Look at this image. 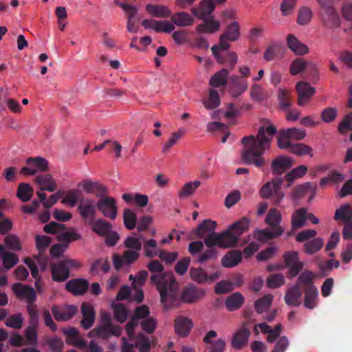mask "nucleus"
<instances>
[{
    "instance_id": "54",
    "label": "nucleus",
    "mask_w": 352,
    "mask_h": 352,
    "mask_svg": "<svg viewBox=\"0 0 352 352\" xmlns=\"http://www.w3.org/2000/svg\"><path fill=\"white\" fill-rule=\"evenodd\" d=\"M80 195L81 192L78 190H69L61 202L64 204H68L70 206L74 207L81 199H80Z\"/></svg>"
},
{
    "instance_id": "49",
    "label": "nucleus",
    "mask_w": 352,
    "mask_h": 352,
    "mask_svg": "<svg viewBox=\"0 0 352 352\" xmlns=\"http://www.w3.org/2000/svg\"><path fill=\"white\" fill-rule=\"evenodd\" d=\"M289 152L298 155V156H304V155H309L310 157L313 156V150L309 146L302 143H296L293 144L289 149Z\"/></svg>"
},
{
    "instance_id": "51",
    "label": "nucleus",
    "mask_w": 352,
    "mask_h": 352,
    "mask_svg": "<svg viewBox=\"0 0 352 352\" xmlns=\"http://www.w3.org/2000/svg\"><path fill=\"white\" fill-rule=\"evenodd\" d=\"M314 278L315 274L312 272L306 270L298 276V283L299 285H303L304 289L316 287L313 283Z\"/></svg>"
},
{
    "instance_id": "18",
    "label": "nucleus",
    "mask_w": 352,
    "mask_h": 352,
    "mask_svg": "<svg viewBox=\"0 0 352 352\" xmlns=\"http://www.w3.org/2000/svg\"><path fill=\"white\" fill-rule=\"evenodd\" d=\"M248 87L247 80L237 75L232 76L228 82V92L235 98L243 93Z\"/></svg>"
},
{
    "instance_id": "38",
    "label": "nucleus",
    "mask_w": 352,
    "mask_h": 352,
    "mask_svg": "<svg viewBox=\"0 0 352 352\" xmlns=\"http://www.w3.org/2000/svg\"><path fill=\"white\" fill-rule=\"evenodd\" d=\"M305 300L304 305L306 308L309 309H314L317 305V299L318 296V290L316 287H310L309 289H304Z\"/></svg>"
},
{
    "instance_id": "48",
    "label": "nucleus",
    "mask_w": 352,
    "mask_h": 352,
    "mask_svg": "<svg viewBox=\"0 0 352 352\" xmlns=\"http://www.w3.org/2000/svg\"><path fill=\"white\" fill-rule=\"evenodd\" d=\"M324 241L322 238H314L306 242L304 245L305 252L307 254H314L318 252L323 246Z\"/></svg>"
},
{
    "instance_id": "6",
    "label": "nucleus",
    "mask_w": 352,
    "mask_h": 352,
    "mask_svg": "<svg viewBox=\"0 0 352 352\" xmlns=\"http://www.w3.org/2000/svg\"><path fill=\"white\" fill-rule=\"evenodd\" d=\"M227 235L228 232L225 231L220 233H210L204 238V243L209 248H214L215 246L221 248H232L234 238Z\"/></svg>"
},
{
    "instance_id": "58",
    "label": "nucleus",
    "mask_w": 352,
    "mask_h": 352,
    "mask_svg": "<svg viewBox=\"0 0 352 352\" xmlns=\"http://www.w3.org/2000/svg\"><path fill=\"white\" fill-rule=\"evenodd\" d=\"M220 104V99L218 91L215 89H211L209 92V98L204 102L206 108L213 109Z\"/></svg>"
},
{
    "instance_id": "28",
    "label": "nucleus",
    "mask_w": 352,
    "mask_h": 352,
    "mask_svg": "<svg viewBox=\"0 0 352 352\" xmlns=\"http://www.w3.org/2000/svg\"><path fill=\"white\" fill-rule=\"evenodd\" d=\"M34 181L40 186V189L42 191L54 192L58 188L57 184L51 174L38 175L35 177Z\"/></svg>"
},
{
    "instance_id": "53",
    "label": "nucleus",
    "mask_w": 352,
    "mask_h": 352,
    "mask_svg": "<svg viewBox=\"0 0 352 352\" xmlns=\"http://www.w3.org/2000/svg\"><path fill=\"white\" fill-rule=\"evenodd\" d=\"M313 16L311 10L308 7H302L297 17V23L300 25H305L309 23Z\"/></svg>"
},
{
    "instance_id": "43",
    "label": "nucleus",
    "mask_w": 352,
    "mask_h": 352,
    "mask_svg": "<svg viewBox=\"0 0 352 352\" xmlns=\"http://www.w3.org/2000/svg\"><path fill=\"white\" fill-rule=\"evenodd\" d=\"M284 52V48L278 42H274L265 50V60H272L280 57Z\"/></svg>"
},
{
    "instance_id": "10",
    "label": "nucleus",
    "mask_w": 352,
    "mask_h": 352,
    "mask_svg": "<svg viewBox=\"0 0 352 352\" xmlns=\"http://www.w3.org/2000/svg\"><path fill=\"white\" fill-rule=\"evenodd\" d=\"M77 311L78 307L72 305H54L52 307V313L57 321L69 320L76 314Z\"/></svg>"
},
{
    "instance_id": "45",
    "label": "nucleus",
    "mask_w": 352,
    "mask_h": 352,
    "mask_svg": "<svg viewBox=\"0 0 352 352\" xmlns=\"http://www.w3.org/2000/svg\"><path fill=\"white\" fill-rule=\"evenodd\" d=\"M278 100L281 109L288 110L292 102L290 91L285 89L280 88L278 92Z\"/></svg>"
},
{
    "instance_id": "29",
    "label": "nucleus",
    "mask_w": 352,
    "mask_h": 352,
    "mask_svg": "<svg viewBox=\"0 0 352 352\" xmlns=\"http://www.w3.org/2000/svg\"><path fill=\"white\" fill-rule=\"evenodd\" d=\"M217 222L210 219L204 220L197 228L192 231V233L197 238H205L210 233L214 232L217 228Z\"/></svg>"
},
{
    "instance_id": "27",
    "label": "nucleus",
    "mask_w": 352,
    "mask_h": 352,
    "mask_svg": "<svg viewBox=\"0 0 352 352\" xmlns=\"http://www.w3.org/2000/svg\"><path fill=\"white\" fill-rule=\"evenodd\" d=\"M215 8L214 3L212 0H203L201 1L198 8H192L191 12L194 16L198 19H205L210 16Z\"/></svg>"
},
{
    "instance_id": "59",
    "label": "nucleus",
    "mask_w": 352,
    "mask_h": 352,
    "mask_svg": "<svg viewBox=\"0 0 352 352\" xmlns=\"http://www.w3.org/2000/svg\"><path fill=\"white\" fill-rule=\"evenodd\" d=\"M282 331L281 324H277L274 328L265 324V335L267 334V340L269 342H274L280 334Z\"/></svg>"
},
{
    "instance_id": "25",
    "label": "nucleus",
    "mask_w": 352,
    "mask_h": 352,
    "mask_svg": "<svg viewBox=\"0 0 352 352\" xmlns=\"http://www.w3.org/2000/svg\"><path fill=\"white\" fill-rule=\"evenodd\" d=\"M192 327V320L187 317L179 316L175 319V332L180 337H187Z\"/></svg>"
},
{
    "instance_id": "34",
    "label": "nucleus",
    "mask_w": 352,
    "mask_h": 352,
    "mask_svg": "<svg viewBox=\"0 0 352 352\" xmlns=\"http://www.w3.org/2000/svg\"><path fill=\"white\" fill-rule=\"evenodd\" d=\"M307 209L300 208L294 212L291 218L292 228L294 230L301 228L305 226L307 221Z\"/></svg>"
},
{
    "instance_id": "4",
    "label": "nucleus",
    "mask_w": 352,
    "mask_h": 352,
    "mask_svg": "<svg viewBox=\"0 0 352 352\" xmlns=\"http://www.w3.org/2000/svg\"><path fill=\"white\" fill-rule=\"evenodd\" d=\"M100 199L96 203L97 209L101 214L111 219L114 220L118 214V206L114 197L106 195L99 197Z\"/></svg>"
},
{
    "instance_id": "35",
    "label": "nucleus",
    "mask_w": 352,
    "mask_h": 352,
    "mask_svg": "<svg viewBox=\"0 0 352 352\" xmlns=\"http://www.w3.org/2000/svg\"><path fill=\"white\" fill-rule=\"evenodd\" d=\"M244 301L245 299L243 295L239 292H235L226 298L225 305L228 311H233L239 309L244 303Z\"/></svg>"
},
{
    "instance_id": "64",
    "label": "nucleus",
    "mask_w": 352,
    "mask_h": 352,
    "mask_svg": "<svg viewBox=\"0 0 352 352\" xmlns=\"http://www.w3.org/2000/svg\"><path fill=\"white\" fill-rule=\"evenodd\" d=\"M234 289L232 282L221 280L214 286V292L217 294H223L232 292Z\"/></svg>"
},
{
    "instance_id": "32",
    "label": "nucleus",
    "mask_w": 352,
    "mask_h": 352,
    "mask_svg": "<svg viewBox=\"0 0 352 352\" xmlns=\"http://www.w3.org/2000/svg\"><path fill=\"white\" fill-rule=\"evenodd\" d=\"M148 13L157 18H167L171 16V12L168 8L162 4L148 3L146 6Z\"/></svg>"
},
{
    "instance_id": "50",
    "label": "nucleus",
    "mask_w": 352,
    "mask_h": 352,
    "mask_svg": "<svg viewBox=\"0 0 352 352\" xmlns=\"http://www.w3.org/2000/svg\"><path fill=\"white\" fill-rule=\"evenodd\" d=\"M291 138L287 129L280 130L277 138V145L280 149H290L293 145L291 142Z\"/></svg>"
},
{
    "instance_id": "19",
    "label": "nucleus",
    "mask_w": 352,
    "mask_h": 352,
    "mask_svg": "<svg viewBox=\"0 0 352 352\" xmlns=\"http://www.w3.org/2000/svg\"><path fill=\"white\" fill-rule=\"evenodd\" d=\"M298 93V104L304 106L316 92V89L311 87L308 82H299L296 85Z\"/></svg>"
},
{
    "instance_id": "30",
    "label": "nucleus",
    "mask_w": 352,
    "mask_h": 352,
    "mask_svg": "<svg viewBox=\"0 0 352 352\" xmlns=\"http://www.w3.org/2000/svg\"><path fill=\"white\" fill-rule=\"evenodd\" d=\"M204 23L197 26L196 30L199 33H214L220 29V23L214 19L212 16L201 19Z\"/></svg>"
},
{
    "instance_id": "46",
    "label": "nucleus",
    "mask_w": 352,
    "mask_h": 352,
    "mask_svg": "<svg viewBox=\"0 0 352 352\" xmlns=\"http://www.w3.org/2000/svg\"><path fill=\"white\" fill-rule=\"evenodd\" d=\"M16 195L22 201L27 202L33 195V188L27 183H21L18 186Z\"/></svg>"
},
{
    "instance_id": "22",
    "label": "nucleus",
    "mask_w": 352,
    "mask_h": 352,
    "mask_svg": "<svg viewBox=\"0 0 352 352\" xmlns=\"http://www.w3.org/2000/svg\"><path fill=\"white\" fill-rule=\"evenodd\" d=\"M89 282L84 278H76L69 280L65 285V289L74 296H82L88 289Z\"/></svg>"
},
{
    "instance_id": "1",
    "label": "nucleus",
    "mask_w": 352,
    "mask_h": 352,
    "mask_svg": "<svg viewBox=\"0 0 352 352\" xmlns=\"http://www.w3.org/2000/svg\"><path fill=\"white\" fill-rule=\"evenodd\" d=\"M148 268L152 273L151 282L154 284L160 294V301L165 309H169L175 306L178 298V283L173 274L163 272L164 267L157 260L151 261L148 264Z\"/></svg>"
},
{
    "instance_id": "56",
    "label": "nucleus",
    "mask_w": 352,
    "mask_h": 352,
    "mask_svg": "<svg viewBox=\"0 0 352 352\" xmlns=\"http://www.w3.org/2000/svg\"><path fill=\"white\" fill-rule=\"evenodd\" d=\"M36 247L38 250L39 254H44L47 248L51 243V238L45 235L36 236Z\"/></svg>"
},
{
    "instance_id": "16",
    "label": "nucleus",
    "mask_w": 352,
    "mask_h": 352,
    "mask_svg": "<svg viewBox=\"0 0 352 352\" xmlns=\"http://www.w3.org/2000/svg\"><path fill=\"white\" fill-rule=\"evenodd\" d=\"M115 3L125 12L127 16V30L131 33L137 32L138 30V28L135 27V16L138 12L137 8L126 3L118 2L117 0H115Z\"/></svg>"
},
{
    "instance_id": "5",
    "label": "nucleus",
    "mask_w": 352,
    "mask_h": 352,
    "mask_svg": "<svg viewBox=\"0 0 352 352\" xmlns=\"http://www.w3.org/2000/svg\"><path fill=\"white\" fill-rule=\"evenodd\" d=\"M240 29V25L236 21H233L227 26L219 37L218 45L223 51H226L230 47L229 41H235L239 38L241 36Z\"/></svg>"
},
{
    "instance_id": "47",
    "label": "nucleus",
    "mask_w": 352,
    "mask_h": 352,
    "mask_svg": "<svg viewBox=\"0 0 352 352\" xmlns=\"http://www.w3.org/2000/svg\"><path fill=\"white\" fill-rule=\"evenodd\" d=\"M285 283V276L280 273L270 274L266 279V285L271 289L280 287Z\"/></svg>"
},
{
    "instance_id": "17",
    "label": "nucleus",
    "mask_w": 352,
    "mask_h": 352,
    "mask_svg": "<svg viewBox=\"0 0 352 352\" xmlns=\"http://www.w3.org/2000/svg\"><path fill=\"white\" fill-rule=\"evenodd\" d=\"M205 295V290L195 285L185 287L181 294V300L186 303H193Z\"/></svg>"
},
{
    "instance_id": "21",
    "label": "nucleus",
    "mask_w": 352,
    "mask_h": 352,
    "mask_svg": "<svg viewBox=\"0 0 352 352\" xmlns=\"http://www.w3.org/2000/svg\"><path fill=\"white\" fill-rule=\"evenodd\" d=\"M50 270L52 278L55 282H64L70 276V272L62 260L52 264Z\"/></svg>"
},
{
    "instance_id": "60",
    "label": "nucleus",
    "mask_w": 352,
    "mask_h": 352,
    "mask_svg": "<svg viewBox=\"0 0 352 352\" xmlns=\"http://www.w3.org/2000/svg\"><path fill=\"white\" fill-rule=\"evenodd\" d=\"M23 318L21 313L11 315L6 320V325L13 329H19L21 328Z\"/></svg>"
},
{
    "instance_id": "44",
    "label": "nucleus",
    "mask_w": 352,
    "mask_h": 352,
    "mask_svg": "<svg viewBox=\"0 0 352 352\" xmlns=\"http://www.w3.org/2000/svg\"><path fill=\"white\" fill-rule=\"evenodd\" d=\"M112 228V225L102 219H98L93 223L92 229L99 236L108 234Z\"/></svg>"
},
{
    "instance_id": "55",
    "label": "nucleus",
    "mask_w": 352,
    "mask_h": 352,
    "mask_svg": "<svg viewBox=\"0 0 352 352\" xmlns=\"http://www.w3.org/2000/svg\"><path fill=\"white\" fill-rule=\"evenodd\" d=\"M200 185L201 182L199 180L186 183L179 191V196L185 197L192 195Z\"/></svg>"
},
{
    "instance_id": "11",
    "label": "nucleus",
    "mask_w": 352,
    "mask_h": 352,
    "mask_svg": "<svg viewBox=\"0 0 352 352\" xmlns=\"http://www.w3.org/2000/svg\"><path fill=\"white\" fill-rule=\"evenodd\" d=\"M122 333L120 327L98 326L89 332V338L97 337L102 340H108L112 336L119 337Z\"/></svg>"
},
{
    "instance_id": "12",
    "label": "nucleus",
    "mask_w": 352,
    "mask_h": 352,
    "mask_svg": "<svg viewBox=\"0 0 352 352\" xmlns=\"http://www.w3.org/2000/svg\"><path fill=\"white\" fill-rule=\"evenodd\" d=\"M190 276L191 278L199 284L206 283H213L220 276V272H216L212 274L208 275L205 270L201 267H191L190 270Z\"/></svg>"
},
{
    "instance_id": "20",
    "label": "nucleus",
    "mask_w": 352,
    "mask_h": 352,
    "mask_svg": "<svg viewBox=\"0 0 352 352\" xmlns=\"http://www.w3.org/2000/svg\"><path fill=\"white\" fill-rule=\"evenodd\" d=\"M142 25L145 29H152L156 32L170 33L175 29L174 25L168 21L145 19L142 21Z\"/></svg>"
},
{
    "instance_id": "3",
    "label": "nucleus",
    "mask_w": 352,
    "mask_h": 352,
    "mask_svg": "<svg viewBox=\"0 0 352 352\" xmlns=\"http://www.w3.org/2000/svg\"><path fill=\"white\" fill-rule=\"evenodd\" d=\"M282 215L276 208H271L266 217L265 224V241L267 239H273L281 236L284 232L283 228L280 226Z\"/></svg>"
},
{
    "instance_id": "40",
    "label": "nucleus",
    "mask_w": 352,
    "mask_h": 352,
    "mask_svg": "<svg viewBox=\"0 0 352 352\" xmlns=\"http://www.w3.org/2000/svg\"><path fill=\"white\" fill-rule=\"evenodd\" d=\"M172 22L177 26H190L194 23V19L187 12H179L171 16Z\"/></svg>"
},
{
    "instance_id": "9",
    "label": "nucleus",
    "mask_w": 352,
    "mask_h": 352,
    "mask_svg": "<svg viewBox=\"0 0 352 352\" xmlns=\"http://www.w3.org/2000/svg\"><path fill=\"white\" fill-rule=\"evenodd\" d=\"M222 50L219 45H214L212 47L211 51L217 61L220 64L227 65L230 69H232L237 63V55L233 52H220Z\"/></svg>"
},
{
    "instance_id": "31",
    "label": "nucleus",
    "mask_w": 352,
    "mask_h": 352,
    "mask_svg": "<svg viewBox=\"0 0 352 352\" xmlns=\"http://www.w3.org/2000/svg\"><path fill=\"white\" fill-rule=\"evenodd\" d=\"M302 292L298 285H295L287 290L285 301L287 305L298 307L301 304Z\"/></svg>"
},
{
    "instance_id": "8",
    "label": "nucleus",
    "mask_w": 352,
    "mask_h": 352,
    "mask_svg": "<svg viewBox=\"0 0 352 352\" xmlns=\"http://www.w3.org/2000/svg\"><path fill=\"white\" fill-rule=\"evenodd\" d=\"M283 179L280 177H276L270 182L265 184V199L272 198L275 204H278L284 197V193L282 191L281 186Z\"/></svg>"
},
{
    "instance_id": "42",
    "label": "nucleus",
    "mask_w": 352,
    "mask_h": 352,
    "mask_svg": "<svg viewBox=\"0 0 352 352\" xmlns=\"http://www.w3.org/2000/svg\"><path fill=\"white\" fill-rule=\"evenodd\" d=\"M322 20L325 25L330 28H336L340 24L339 14L335 8L329 12L323 13Z\"/></svg>"
},
{
    "instance_id": "7",
    "label": "nucleus",
    "mask_w": 352,
    "mask_h": 352,
    "mask_svg": "<svg viewBox=\"0 0 352 352\" xmlns=\"http://www.w3.org/2000/svg\"><path fill=\"white\" fill-rule=\"evenodd\" d=\"M250 219L247 217H243L239 221H235L230 225L225 232L228 235L234 238L232 247L235 246L240 241V236L250 228Z\"/></svg>"
},
{
    "instance_id": "15",
    "label": "nucleus",
    "mask_w": 352,
    "mask_h": 352,
    "mask_svg": "<svg viewBox=\"0 0 352 352\" xmlns=\"http://www.w3.org/2000/svg\"><path fill=\"white\" fill-rule=\"evenodd\" d=\"M96 204L94 199L82 198L78 206V211L83 219H94L96 214Z\"/></svg>"
},
{
    "instance_id": "36",
    "label": "nucleus",
    "mask_w": 352,
    "mask_h": 352,
    "mask_svg": "<svg viewBox=\"0 0 352 352\" xmlns=\"http://www.w3.org/2000/svg\"><path fill=\"white\" fill-rule=\"evenodd\" d=\"M289 48L296 54L303 55L308 52V47L302 43L294 35L289 34L287 36Z\"/></svg>"
},
{
    "instance_id": "2",
    "label": "nucleus",
    "mask_w": 352,
    "mask_h": 352,
    "mask_svg": "<svg viewBox=\"0 0 352 352\" xmlns=\"http://www.w3.org/2000/svg\"><path fill=\"white\" fill-rule=\"evenodd\" d=\"M241 144L244 147L241 151L243 162L262 168L264 165V125L260 126L257 136H245L241 140Z\"/></svg>"
},
{
    "instance_id": "57",
    "label": "nucleus",
    "mask_w": 352,
    "mask_h": 352,
    "mask_svg": "<svg viewBox=\"0 0 352 352\" xmlns=\"http://www.w3.org/2000/svg\"><path fill=\"white\" fill-rule=\"evenodd\" d=\"M338 132L344 135L347 131H352V112L346 114L338 126Z\"/></svg>"
},
{
    "instance_id": "62",
    "label": "nucleus",
    "mask_w": 352,
    "mask_h": 352,
    "mask_svg": "<svg viewBox=\"0 0 352 352\" xmlns=\"http://www.w3.org/2000/svg\"><path fill=\"white\" fill-rule=\"evenodd\" d=\"M338 116V111L335 107H327L322 110L321 119L325 123H331L335 120Z\"/></svg>"
},
{
    "instance_id": "41",
    "label": "nucleus",
    "mask_w": 352,
    "mask_h": 352,
    "mask_svg": "<svg viewBox=\"0 0 352 352\" xmlns=\"http://www.w3.org/2000/svg\"><path fill=\"white\" fill-rule=\"evenodd\" d=\"M26 164L33 167L37 172H46L49 169L48 162L43 157H29L26 160Z\"/></svg>"
},
{
    "instance_id": "63",
    "label": "nucleus",
    "mask_w": 352,
    "mask_h": 352,
    "mask_svg": "<svg viewBox=\"0 0 352 352\" xmlns=\"http://www.w3.org/2000/svg\"><path fill=\"white\" fill-rule=\"evenodd\" d=\"M307 62L303 58H298L293 60L290 67V73L296 75L302 71H305Z\"/></svg>"
},
{
    "instance_id": "33",
    "label": "nucleus",
    "mask_w": 352,
    "mask_h": 352,
    "mask_svg": "<svg viewBox=\"0 0 352 352\" xmlns=\"http://www.w3.org/2000/svg\"><path fill=\"white\" fill-rule=\"evenodd\" d=\"M242 259V254L239 250H231L228 252L221 259V264L225 267H234L236 266Z\"/></svg>"
},
{
    "instance_id": "39",
    "label": "nucleus",
    "mask_w": 352,
    "mask_h": 352,
    "mask_svg": "<svg viewBox=\"0 0 352 352\" xmlns=\"http://www.w3.org/2000/svg\"><path fill=\"white\" fill-rule=\"evenodd\" d=\"M334 219L340 220L344 223L352 220V206L349 204H345L336 209Z\"/></svg>"
},
{
    "instance_id": "24",
    "label": "nucleus",
    "mask_w": 352,
    "mask_h": 352,
    "mask_svg": "<svg viewBox=\"0 0 352 352\" xmlns=\"http://www.w3.org/2000/svg\"><path fill=\"white\" fill-rule=\"evenodd\" d=\"M78 186H81L87 193L96 194L98 197H102L107 193V188L105 186L89 179L83 180Z\"/></svg>"
},
{
    "instance_id": "61",
    "label": "nucleus",
    "mask_w": 352,
    "mask_h": 352,
    "mask_svg": "<svg viewBox=\"0 0 352 352\" xmlns=\"http://www.w3.org/2000/svg\"><path fill=\"white\" fill-rule=\"evenodd\" d=\"M6 246L11 250L19 251L21 249L19 239L14 234H9L5 238Z\"/></svg>"
},
{
    "instance_id": "14",
    "label": "nucleus",
    "mask_w": 352,
    "mask_h": 352,
    "mask_svg": "<svg viewBox=\"0 0 352 352\" xmlns=\"http://www.w3.org/2000/svg\"><path fill=\"white\" fill-rule=\"evenodd\" d=\"M12 290L18 298H25L27 305L35 302L36 294L31 286L17 283L12 285Z\"/></svg>"
},
{
    "instance_id": "13",
    "label": "nucleus",
    "mask_w": 352,
    "mask_h": 352,
    "mask_svg": "<svg viewBox=\"0 0 352 352\" xmlns=\"http://www.w3.org/2000/svg\"><path fill=\"white\" fill-rule=\"evenodd\" d=\"M250 335V328L247 327V324L243 323L241 327L234 333L231 342L232 346L236 350L243 349L248 344Z\"/></svg>"
},
{
    "instance_id": "37",
    "label": "nucleus",
    "mask_w": 352,
    "mask_h": 352,
    "mask_svg": "<svg viewBox=\"0 0 352 352\" xmlns=\"http://www.w3.org/2000/svg\"><path fill=\"white\" fill-rule=\"evenodd\" d=\"M229 71L221 69L216 72L210 78L209 85L213 87H220L228 84Z\"/></svg>"
},
{
    "instance_id": "26",
    "label": "nucleus",
    "mask_w": 352,
    "mask_h": 352,
    "mask_svg": "<svg viewBox=\"0 0 352 352\" xmlns=\"http://www.w3.org/2000/svg\"><path fill=\"white\" fill-rule=\"evenodd\" d=\"M81 311L82 315L81 325L84 329H89L93 326L96 319L94 309L91 305L83 302L81 305Z\"/></svg>"
},
{
    "instance_id": "23",
    "label": "nucleus",
    "mask_w": 352,
    "mask_h": 352,
    "mask_svg": "<svg viewBox=\"0 0 352 352\" xmlns=\"http://www.w3.org/2000/svg\"><path fill=\"white\" fill-rule=\"evenodd\" d=\"M294 164L293 160L287 156H278L275 158L271 165L274 174L281 175L289 170Z\"/></svg>"
},
{
    "instance_id": "52",
    "label": "nucleus",
    "mask_w": 352,
    "mask_h": 352,
    "mask_svg": "<svg viewBox=\"0 0 352 352\" xmlns=\"http://www.w3.org/2000/svg\"><path fill=\"white\" fill-rule=\"evenodd\" d=\"M123 219L124 226L128 230H133L135 228L137 223L136 214L131 209L126 208L123 212Z\"/></svg>"
}]
</instances>
